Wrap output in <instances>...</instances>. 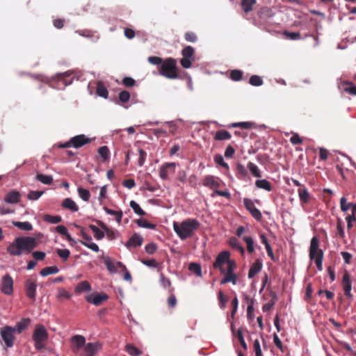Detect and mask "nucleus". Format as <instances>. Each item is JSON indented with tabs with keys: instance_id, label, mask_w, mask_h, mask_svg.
<instances>
[{
	"instance_id": "60",
	"label": "nucleus",
	"mask_w": 356,
	"mask_h": 356,
	"mask_svg": "<svg viewBox=\"0 0 356 356\" xmlns=\"http://www.w3.org/2000/svg\"><path fill=\"white\" fill-rule=\"evenodd\" d=\"M184 38L187 42H195L197 40V37L194 32L187 31L184 34Z\"/></svg>"
},
{
	"instance_id": "51",
	"label": "nucleus",
	"mask_w": 356,
	"mask_h": 356,
	"mask_svg": "<svg viewBox=\"0 0 356 356\" xmlns=\"http://www.w3.org/2000/svg\"><path fill=\"white\" fill-rule=\"evenodd\" d=\"M44 220L46 222H48L49 223L52 224H57L58 222H60L62 221V218L59 216H51V215H45L44 216Z\"/></svg>"
},
{
	"instance_id": "54",
	"label": "nucleus",
	"mask_w": 356,
	"mask_h": 356,
	"mask_svg": "<svg viewBox=\"0 0 356 356\" xmlns=\"http://www.w3.org/2000/svg\"><path fill=\"white\" fill-rule=\"evenodd\" d=\"M249 83L254 86H260L263 84L262 79L258 75H252L250 78Z\"/></svg>"
},
{
	"instance_id": "48",
	"label": "nucleus",
	"mask_w": 356,
	"mask_h": 356,
	"mask_svg": "<svg viewBox=\"0 0 356 356\" xmlns=\"http://www.w3.org/2000/svg\"><path fill=\"white\" fill-rule=\"evenodd\" d=\"M243 240L246 243L247 251L250 254L252 253L254 251L253 239L250 236H244Z\"/></svg>"
},
{
	"instance_id": "10",
	"label": "nucleus",
	"mask_w": 356,
	"mask_h": 356,
	"mask_svg": "<svg viewBox=\"0 0 356 356\" xmlns=\"http://www.w3.org/2000/svg\"><path fill=\"white\" fill-rule=\"evenodd\" d=\"M108 299V296L104 293H92L86 296L88 302L95 306H100L104 302Z\"/></svg>"
},
{
	"instance_id": "9",
	"label": "nucleus",
	"mask_w": 356,
	"mask_h": 356,
	"mask_svg": "<svg viewBox=\"0 0 356 356\" xmlns=\"http://www.w3.org/2000/svg\"><path fill=\"white\" fill-rule=\"evenodd\" d=\"M230 257V253L228 251H222L219 253L213 264V268L219 269L221 273H225L223 265L227 264L228 259Z\"/></svg>"
},
{
	"instance_id": "24",
	"label": "nucleus",
	"mask_w": 356,
	"mask_h": 356,
	"mask_svg": "<svg viewBox=\"0 0 356 356\" xmlns=\"http://www.w3.org/2000/svg\"><path fill=\"white\" fill-rule=\"evenodd\" d=\"M62 207L74 212H76L79 210V207L70 198L65 199L62 203Z\"/></svg>"
},
{
	"instance_id": "43",
	"label": "nucleus",
	"mask_w": 356,
	"mask_h": 356,
	"mask_svg": "<svg viewBox=\"0 0 356 356\" xmlns=\"http://www.w3.org/2000/svg\"><path fill=\"white\" fill-rule=\"evenodd\" d=\"M243 76V72L240 70H233L230 71L229 78L234 81H241Z\"/></svg>"
},
{
	"instance_id": "41",
	"label": "nucleus",
	"mask_w": 356,
	"mask_h": 356,
	"mask_svg": "<svg viewBox=\"0 0 356 356\" xmlns=\"http://www.w3.org/2000/svg\"><path fill=\"white\" fill-rule=\"evenodd\" d=\"M136 222L140 227H144V228H147V229H154L156 228V225L151 223L149 221H147V220L143 219V218L136 220Z\"/></svg>"
},
{
	"instance_id": "37",
	"label": "nucleus",
	"mask_w": 356,
	"mask_h": 356,
	"mask_svg": "<svg viewBox=\"0 0 356 356\" xmlns=\"http://www.w3.org/2000/svg\"><path fill=\"white\" fill-rule=\"evenodd\" d=\"M247 168L254 177L258 178L261 177V172L256 164L252 162H248Z\"/></svg>"
},
{
	"instance_id": "56",
	"label": "nucleus",
	"mask_w": 356,
	"mask_h": 356,
	"mask_svg": "<svg viewBox=\"0 0 356 356\" xmlns=\"http://www.w3.org/2000/svg\"><path fill=\"white\" fill-rule=\"evenodd\" d=\"M72 295L66 291L65 289H59L58 293L57 295V298L58 300H63V299H70L71 298Z\"/></svg>"
},
{
	"instance_id": "5",
	"label": "nucleus",
	"mask_w": 356,
	"mask_h": 356,
	"mask_svg": "<svg viewBox=\"0 0 356 356\" xmlns=\"http://www.w3.org/2000/svg\"><path fill=\"white\" fill-rule=\"evenodd\" d=\"M32 337L35 342V348L37 350H42L45 348L44 343L48 339V332L44 325H37Z\"/></svg>"
},
{
	"instance_id": "3",
	"label": "nucleus",
	"mask_w": 356,
	"mask_h": 356,
	"mask_svg": "<svg viewBox=\"0 0 356 356\" xmlns=\"http://www.w3.org/2000/svg\"><path fill=\"white\" fill-rule=\"evenodd\" d=\"M159 73L160 75L169 79H176L179 78L177 60L173 58H167L160 66Z\"/></svg>"
},
{
	"instance_id": "30",
	"label": "nucleus",
	"mask_w": 356,
	"mask_h": 356,
	"mask_svg": "<svg viewBox=\"0 0 356 356\" xmlns=\"http://www.w3.org/2000/svg\"><path fill=\"white\" fill-rule=\"evenodd\" d=\"M90 290L91 286L88 281H82L79 282L75 288V292L76 293H80L83 291H90Z\"/></svg>"
},
{
	"instance_id": "20",
	"label": "nucleus",
	"mask_w": 356,
	"mask_h": 356,
	"mask_svg": "<svg viewBox=\"0 0 356 356\" xmlns=\"http://www.w3.org/2000/svg\"><path fill=\"white\" fill-rule=\"evenodd\" d=\"M143 239L138 234H134L127 241L126 245L127 247H138L143 244Z\"/></svg>"
},
{
	"instance_id": "35",
	"label": "nucleus",
	"mask_w": 356,
	"mask_h": 356,
	"mask_svg": "<svg viewBox=\"0 0 356 356\" xmlns=\"http://www.w3.org/2000/svg\"><path fill=\"white\" fill-rule=\"evenodd\" d=\"M298 195H299V198L301 202H304V203H307L309 200V193L307 191V189L304 187V188H300L298 190Z\"/></svg>"
},
{
	"instance_id": "45",
	"label": "nucleus",
	"mask_w": 356,
	"mask_h": 356,
	"mask_svg": "<svg viewBox=\"0 0 356 356\" xmlns=\"http://www.w3.org/2000/svg\"><path fill=\"white\" fill-rule=\"evenodd\" d=\"M68 76H69V74H67V72H65V73L58 74L56 76V79L58 80V81L62 82V83L64 86H67L71 84L72 82V79L67 80Z\"/></svg>"
},
{
	"instance_id": "40",
	"label": "nucleus",
	"mask_w": 356,
	"mask_h": 356,
	"mask_svg": "<svg viewBox=\"0 0 356 356\" xmlns=\"http://www.w3.org/2000/svg\"><path fill=\"white\" fill-rule=\"evenodd\" d=\"M98 154L102 159V161H106L110 157V151L107 146H102L98 149Z\"/></svg>"
},
{
	"instance_id": "57",
	"label": "nucleus",
	"mask_w": 356,
	"mask_h": 356,
	"mask_svg": "<svg viewBox=\"0 0 356 356\" xmlns=\"http://www.w3.org/2000/svg\"><path fill=\"white\" fill-rule=\"evenodd\" d=\"M236 337H237L241 346L243 347V348L245 350H246L248 349V346L244 340L242 328H239L237 330Z\"/></svg>"
},
{
	"instance_id": "16",
	"label": "nucleus",
	"mask_w": 356,
	"mask_h": 356,
	"mask_svg": "<svg viewBox=\"0 0 356 356\" xmlns=\"http://www.w3.org/2000/svg\"><path fill=\"white\" fill-rule=\"evenodd\" d=\"M37 284L36 281L29 279L25 282V291L26 296L31 300H35Z\"/></svg>"
},
{
	"instance_id": "26",
	"label": "nucleus",
	"mask_w": 356,
	"mask_h": 356,
	"mask_svg": "<svg viewBox=\"0 0 356 356\" xmlns=\"http://www.w3.org/2000/svg\"><path fill=\"white\" fill-rule=\"evenodd\" d=\"M104 211L108 215L114 216L118 223H120L122 221L123 213L121 210L114 211L106 207L103 208Z\"/></svg>"
},
{
	"instance_id": "27",
	"label": "nucleus",
	"mask_w": 356,
	"mask_h": 356,
	"mask_svg": "<svg viewBox=\"0 0 356 356\" xmlns=\"http://www.w3.org/2000/svg\"><path fill=\"white\" fill-rule=\"evenodd\" d=\"M118 262L119 261L115 262L109 258L106 259L104 261L107 270L111 273H116L118 272V268H120L117 265Z\"/></svg>"
},
{
	"instance_id": "12",
	"label": "nucleus",
	"mask_w": 356,
	"mask_h": 356,
	"mask_svg": "<svg viewBox=\"0 0 356 356\" xmlns=\"http://www.w3.org/2000/svg\"><path fill=\"white\" fill-rule=\"evenodd\" d=\"M1 291L6 295H11L13 292V280L10 275L6 274L1 279Z\"/></svg>"
},
{
	"instance_id": "34",
	"label": "nucleus",
	"mask_w": 356,
	"mask_h": 356,
	"mask_svg": "<svg viewBox=\"0 0 356 356\" xmlns=\"http://www.w3.org/2000/svg\"><path fill=\"white\" fill-rule=\"evenodd\" d=\"M59 272V269L57 266H48L42 268L40 274L42 277H46L49 275L56 274Z\"/></svg>"
},
{
	"instance_id": "22",
	"label": "nucleus",
	"mask_w": 356,
	"mask_h": 356,
	"mask_svg": "<svg viewBox=\"0 0 356 356\" xmlns=\"http://www.w3.org/2000/svg\"><path fill=\"white\" fill-rule=\"evenodd\" d=\"M232 138L231 134L225 129H220L216 131L214 139L216 140H226Z\"/></svg>"
},
{
	"instance_id": "17",
	"label": "nucleus",
	"mask_w": 356,
	"mask_h": 356,
	"mask_svg": "<svg viewBox=\"0 0 356 356\" xmlns=\"http://www.w3.org/2000/svg\"><path fill=\"white\" fill-rule=\"evenodd\" d=\"M101 348L102 344L99 342L88 343L84 346V356H95Z\"/></svg>"
},
{
	"instance_id": "50",
	"label": "nucleus",
	"mask_w": 356,
	"mask_h": 356,
	"mask_svg": "<svg viewBox=\"0 0 356 356\" xmlns=\"http://www.w3.org/2000/svg\"><path fill=\"white\" fill-rule=\"evenodd\" d=\"M79 197L84 201L87 202L90 197V193L88 190L79 187L77 189Z\"/></svg>"
},
{
	"instance_id": "18",
	"label": "nucleus",
	"mask_w": 356,
	"mask_h": 356,
	"mask_svg": "<svg viewBox=\"0 0 356 356\" xmlns=\"http://www.w3.org/2000/svg\"><path fill=\"white\" fill-rule=\"evenodd\" d=\"M262 266V261L259 259H257L250 268L248 277L250 279L253 278L256 274L261 271Z\"/></svg>"
},
{
	"instance_id": "53",
	"label": "nucleus",
	"mask_w": 356,
	"mask_h": 356,
	"mask_svg": "<svg viewBox=\"0 0 356 356\" xmlns=\"http://www.w3.org/2000/svg\"><path fill=\"white\" fill-rule=\"evenodd\" d=\"M56 253L63 261H66L70 255V252L68 249H57Z\"/></svg>"
},
{
	"instance_id": "33",
	"label": "nucleus",
	"mask_w": 356,
	"mask_h": 356,
	"mask_svg": "<svg viewBox=\"0 0 356 356\" xmlns=\"http://www.w3.org/2000/svg\"><path fill=\"white\" fill-rule=\"evenodd\" d=\"M55 229L60 234L65 236L66 237V239L70 243H74V239L68 234L67 229L64 225H58V226L56 227Z\"/></svg>"
},
{
	"instance_id": "36",
	"label": "nucleus",
	"mask_w": 356,
	"mask_h": 356,
	"mask_svg": "<svg viewBox=\"0 0 356 356\" xmlns=\"http://www.w3.org/2000/svg\"><path fill=\"white\" fill-rule=\"evenodd\" d=\"M125 350L131 356H139L142 354V351L131 343L126 345Z\"/></svg>"
},
{
	"instance_id": "4",
	"label": "nucleus",
	"mask_w": 356,
	"mask_h": 356,
	"mask_svg": "<svg viewBox=\"0 0 356 356\" xmlns=\"http://www.w3.org/2000/svg\"><path fill=\"white\" fill-rule=\"evenodd\" d=\"M319 242L317 237L314 236L310 242L309 247V258L312 260L315 261V264L318 270H322L323 266V252L322 250L318 248Z\"/></svg>"
},
{
	"instance_id": "13",
	"label": "nucleus",
	"mask_w": 356,
	"mask_h": 356,
	"mask_svg": "<svg viewBox=\"0 0 356 356\" xmlns=\"http://www.w3.org/2000/svg\"><path fill=\"white\" fill-rule=\"evenodd\" d=\"M92 139L88 138L84 134H80L70 138V143L72 147L79 149L82 147L83 146L91 143Z\"/></svg>"
},
{
	"instance_id": "64",
	"label": "nucleus",
	"mask_w": 356,
	"mask_h": 356,
	"mask_svg": "<svg viewBox=\"0 0 356 356\" xmlns=\"http://www.w3.org/2000/svg\"><path fill=\"white\" fill-rule=\"evenodd\" d=\"M148 61L152 65H161L164 62V60L162 58L158 56H149L148 57Z\"/></svg>"
},
{
	"instance_id": "61",
	"label": "nucleus",
	"mask_w": 356,
	"mask_h": 356,
	"mask_svg": "<svg viewBox=\"0 0 356 356\" xmlns=\"http://www.w3.org/2000/svg\"><path fill=\"white\" fill-rule=\"evenodd\" d=\"M43 191H31L28 194V198L31 200H37L43 194Z\"/></svg>"
},
{
	"instance_id": "59",
	"label": "nucleus",
	"mask_w": 356,
	"mask_h": 356,
	"mask_svg": "<svg viewBox=\"0 0 356 356\" xmlns=\"http://www.w3.org/2000/svg\"><path fill=\"white\" fill-rule=\"evenodd\" d=\"M352 203H348L347 199L345 197H342L340 200V208L343 212H346L350 209Z\"/></svg>"
},
{
	"instance_id": "29",
	"label": "nucleus",
	"mask_w": 356,
	"mask_h": 356,
	"mask_svg": "<svg viewBox=\"0 0 356 356\" xmlns=\"http://www.w3.org/2000/svg\"><path fill=\"white\" fill-rule=\"evenodd\" d=\"M35 179L47 185L51 184L54 181L52 176L43 175L42 173H37Z\"/></svg>"
},
{
	"instance_id": "11",
	"label": "nucleus",
	"mask_w": 356,
	"mask_h": 356,
	"mask_svg": "<svg viewBox=\"0 0 356 356\" xmlns=\"http://www.w3.org/2000/svg\"><path fill=\"white\" fill-rule=\"evenodd\" d=\"M243 204L245 209L251 213L252 216L257 221H261L262 215L261 211L254 206V202L249 198L243 199Z\"/></svg>"
},
{
	"instance_id": "58",
	"label": "nucleus",
	"mask_w": 356,
	"mask_h": 356,
	"mask_svg": "<svg viewBox=\"0 0 356 356\" xmlns=\"http://www.w3.org/2000/svg\"><path fill=\"white\" fill-rule=\"evenodd\" d=\"M214 161L218 165L222 166V168H224L227 170L229 169V165L226 162H225L224 159L222 155H220V154L216 155L214 157Z\"/></svg>"
},
{
	"instance_id": "52",
	"label": "nucleus",
	"mask_w": 356,
	"mask_h": 356,
	"mask_svg": "<svg viewBox=\"0 0 356 356\" xmlns=\"http://www.w3.org/2000/svg\"><path fill=\"white\" fill-rule=\"evenodd\" d=\"M117 265L124 273V280L126 281H128V282H131V280H132L131 275L130 273L128 271L126 266L122 262H118L117 264Z\"/></svg>"
},
{
	"instance_id": "15",
	"label": "nucleus",
	"mask_w": 356,
	"mask_h": 356,
	"mask_svg": "<svg viewBox=\"0 0 356 356\" xmlns=\"http://www.w3.org/2000/svg\"><path fill=\"white\" fill-rule=\"evenodd\" d=\"M72 350L76 353L85 346L86 339L82 335H74L71 338Z\"/></svg>"
},
{
	"instance_id": "8",
	"label": "nucleus",
	"mask_w": 356,
	"mask_h": 356,
	"mask_svg": "<svg viewBox=\"0 0 356 356\" xmlns=\"http://www.w3.org/2000/svg\"><path fill=\"white\" fill-rule=\"evenodd\" d=\"M341 286L346 297L353 299L352 290V280L349 273L345 270L341 280Z\"/></svg>"
},
{
	"instance_id": "49",
	"label": "nucleus",
	"mask_w": 356,
	"mask_h": 356,
	"mask_svg": "<svg viewBox=\"0 0 356 356\" xmlns=\"http://www.w3.org/2000/svg\"><path fill=\"white\" fill-rule=\"evenodd\" d=\"M160 281L162 286L164 288H168L170 292L173 291V288L171 286V282L169 278L165 277V275L161 273L160 274Z\"/></svg>"
},
{
	"instance_id": "63",
	"label": "nucleus",
	"mask_w": 356,
	"mask_h": 356,
	"mask_svg": "<svg viewBox=\"0 0 356 356\" xmlns=\"http://www.w3.org/2000/svg\"><path fill=\"white\" fill-rule=\"evenodd\" d=\"M145 252L149 254H153L157 250V245L154 243H150L145 245Z\"/></svg>"
},
{
	"instance_id": "39",
	"label": "nucleus",
	"mask_w": 356,
	"mask_h": 356,
	"mask_svg": "<svg viewBox=\"0 0 356 356\" xmlns=\"http://www.w3.org/2000/svg\"><path fill=\"white\" fill-rule=\"evenodd\" d=\"M97 94L104 98H107L108 95V92L106 88L104 86V83L102 82H98L96 90Z\"/></svg>"
},
{
	"instance_id": "6",
	"label": "nucleus",
	"mask_w": 356,
	"mask_h": 356,
	"mask_svg": "<svg viewBox=\"0 0 356 356\" xmlns=\"http://www.w3.org/2000/svg\"><path fill=\"white\" fill-rule=\"evenodd\" d=\"M0 334L7 347L13 346L15 340V328L8 325L2 327L0 329Z\"/></svg>"
},
{
	"instance_id": "42",
	"label": "nucleus",
	"mask_w": 356,
	"mask_h": 356,
	"mask_svg": "<svg viewBox=\"0 0 356 356\" xmlns=\"http://www.w3.org/2000/svg\"><path fill=\"white\" fill-rule=\"evenodd\" d=\"M229 127H240L243 129H250L254 127V123L250 122H242L232 123Z\"/></svg>"
},
{
	"instance_id": "21",
	"label": "nucleus",
	"mask_w": 356,
	"mask_h": 356,
	"mask_svg": "<svg viewBox=\"0 0 356 356\" xmlns=\"http://www.w3.org/2000/svg\"><path fill=\"white\" fill-rule=\"evenodd\" d=\"M203 184L205 186L209 187L211 188H218L220 187V183L218 179H216L213 176H207L204 177L203 180Z\"/></svg>"
},
{
	"instance_id": "44",
	"label": "nucleus",
	"mask_w": 356,
	"mask_h": 356,
	"mask_svg": "<svg viewBox=\"0 0 356 356\" xmlns=\"http://www.w3.org/2000/svg\"><path fill=\"white\" fill-rule=\"evenodd\" d=\"M129 205L134 211V213H136L137 215H139L140 216L146 215V213L140 208V205L134 200H131L129 203Z\"/></svg>"
},
{
	"instance_id": "31",
	"label": "nucleus",
	"mask_w": 356,
	"mask_h": 356,
	"mask_svg": "<svg viewBox=\"0 0 356 356\" xmlns=\"http://www.w3.org/2000/svg\"><path fill=\"white\" fill-rule=\"evenodd\" d=\"M255 185L257 188L264 189L267 191H272V185L270 181L266 179H258L255 181Z\"/></svg>"
},
{
	"instance_id": "19",
	"label": "nucleus",
	"mask_w": 356,
	"mask_h": 356,
	"mask_svg": "<svg viewBox=\"0 0 356 356\" xmlns=\"http://www.w3.org/2000/svg\"><path fill=\"white\" fill-rule=\"evenodd\" d=\"M20 200V193L16 191L9 192L4 197V201L9 204H16Z\"/></svg>"
},
{
	"instance_id": "55",
	"label": "nucleus",
	"mask_w": 356,
	"mask_h": 356,
	"mask_svg": "<svg viewBox=\"0 0 356 356\" xmlns=\"http://www.w3.org/2000/svg\"><path fill=\"white\" fill-rule=\"evenodd\" d=\"M189 270L194 273L197 276L202 275V268L201 266L196 263H191L189 265Z\"/></svg>"
},
{
	"instance_id": "1",
	"label": "nucleus",
	"mask_w": 356,
	"mask_h": 356,
	"mask_svg": "<svg viewBox=\"0 0 356 356\" xmlns=\"http://www.w3.org/2000/svg\"><path fill=\"white\" fill-rule=\"evenodd\" d=\"M38 244V241L35 237L17 236L6 248V251L10 256L21 257L31 253L37 248Z\"/></svg>"
},
{
	"instance_id": "32",
	"label": "nucleus",
	"mask_w": 356,
	"mask_h": 356,
	"mask_svg": "<svg viewBox=\"0 0 356 356\" xmlns=\"http://www.w3.org/2000/svg\"><path fill=\"white\" fill-rule=\"evenodd\" d=\"M13 225L18 229L24 231H31L33 229V225L29 222L13 221Z\"/></svg>"
},
{
	"instance_id": "28",
	"label": "nucleus",
	"mask_w": 356,
	"mask_h": 356,
	"mask_svg": "<svg viewBox=\"0 0 356 356\" xmlns=\"http://www.w3.org/2000/svg\"><path fill=\"white\" fill-rule=\"evenodd\" d=\"M256 3L257 0H241V6L245 13H249L252 10Z\"/></svg>"
},
{
	"instance_id": "7",
	"label": "nucleus",
	"mask_w": 356,
	"mask_h": 356,
	"mask_svg": "<svg viewBox=\"0 0 356 356\" xmlns=\"http://www.w3.org/2000/svg\"><path fill=\"white\" fill-rule=\"evenodd\" d=\"M195 49L191 46H186L181 51L183 58L180 63L184 68L188 69L191 67L192 61L194 60Z\"/></svg>"
},
{
	"instance_id": "38",
	"label": "nucleus",
	"mask_w": 356,
	"mask_h": 356,
	"mask_svg": "<svg viewBox=\"0 0 356 356\" xmlns=\"http://www.w3.org/2000/svg\"><path fill=\"white\" fill-rule=\"evenodd\" d=\"M238 276L236 274L232 275H224L223 278L220 280L221 284H225L228 282H231L233 284H236L237 283Z\"/></svg>"
},
{
	"instance_id": "25",
	"label": "nucleus",
	"mask_w": 356,
	"mask_h": 356,
	"mask_svg": "<svg viewBox=\"0 0 356 356\" xmlns=\"http://www.w3.org/2000/svg\"><path fill=\"white\" fill-rule=\"evenodd\" d=\"M229 245L240 252L241 255H244L245 254V249L240 244L238 239L235 237H231L229 240Z\"/></svg>"
},
{
	"instance_id": "23",
	"label": "nucleus",
	"mask_w": 356,
	"mask_h": 356,
	"mask_svg": "<svg viewBox=\"0 0 356 356\" xmlns=\"http://www.w3.org/2000/svg\"><path fill=\"white\" fill-rule=\"evenodd\" d=\"M29 318H23L19 322L17 323L15 325V333L17 334L22 333L24 330H26L29 325L30 324Z\"/></svg>"
},
{
	"instance_id": "14",
	"label": "nucleus",
	"mask_w": 356,
	"mask_h": 356,
	"mask_svg": "<svg viewBox=\"0 0 356 356\" xmlns=\"http://www.w3.org/2000/svg\"><path fill=\"white\" fill-rule=\"evenodd\" d=\"M175 163H165L161 166L159 176L163 180H166L170 173L175 172Z\"/></svg>"
},
{
	"instance_id": "46",
	"label": "nucleus",
	"mask_w": 356,
	"mask_h": 356,
	"mask_svg": "<svg viewBox=\"0 0 356 356\" xmlns=\"http://www.w3.org/2000/svg\"><path fill=\"white\" fill-rule=\"evenodd\" d=\"M89 228L93 232L95 238L97 240H101L104 237V233L94 225H90Z\"/></svg>"
},
{
	"instance_id": "47",
	"label": "nucleus",
	"mask_w": 356,
	"mask_h": 356,
	"mask_svg": "<svg viewBox=\"0 0 356 356\" xmlns=\"http://www.w3.org/2000/svg\"><path fill=\"white\" fill-rule=\"evenodd\" d=\"M246 299L248 300V306L247 308V316L250 319H252L254 317V301L252 298H250L248 296H246Z\"/></svg>"
},
{
	"instance_id": "2",
	"label": "nucleus",
	"mask_w": 356,
	"mask_h": 356,
	"mask_svg": "<svg viewBox=\"0 0 356 356\" xmlns=\"http://www.w3.org/2000/svg\"><path fill=\"white\" fill-rule=\"evenodd\" d=\"M200 226L199 221L193 218H188L181 223L176 222L173 223V229L181 240L191 237Z\"/></svg>"
},
{
	"instance_id": "62",
	"label": "nucleus",
	"mask_w": 356,
	"mask_h": 356,
	"mask_svg": "<svg viewBox=\"0 0 356 356\" xmlns=\"http://www.w3.org/2000/svg\"><path fill=\"white\" fill-rule=\"evenodd\" d=\"M284 35H286L289 39L292 40L300 39V33L299 32H289L285 31Z\"/></svg>"
}]
</instances>
